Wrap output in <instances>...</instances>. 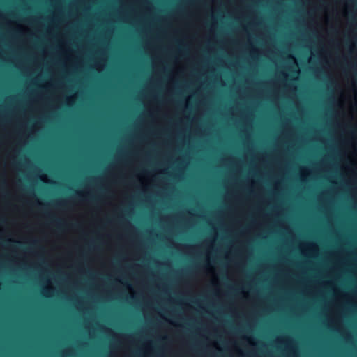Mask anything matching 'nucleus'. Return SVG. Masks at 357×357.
Segmentation results:
<instances>
[{
	"mask_svg": "<svg viewBox=\"0 0 357 357\" xmlns=\"http://www.w3.org/2000/svg\"><path fill=\"white\" fill-rule=\"evenodd\" d=\"M79 196L80 197L84 198L85 199H90L91 201H95L96 200V198H94L92 196L87 195V196L83 197L81 195H79Z\"/></svg>",
	"mask_w": 357,
	"mask_h": 357,
	"instance_id": "nucleus-2",
	"label": "nucleus"
},
{
	"mask_svg": "<svg viewBox=\"0 0 357 357\" xmlns=\"http://www.w3.org/2000/svg\"><path fill=\"white\" fill-rule=\"evenodd\" d=\"M47 217H48L50 219L51 223L55 225L59 229H61L63 227L64 225L61 220L56 218L49 215H47Z\"/></svg>",
	"mask_w": 357,
	"mask_h": 357,
	"instance_id": "nucleus-1",
	"label": "nucleus"
},
{
	"mask_svg": "<svg viewBox=\"0 0 357 357\" xmlns=\"http://www.w3.org/2000/svg\"><path fill=\"white\" fill-rule=\"evenodd\" d=\"M56 204L59 206H63V203L62 202H57Z\"/></svg>",
	"mask_w": 357,
	"mask_h": 357,
	"instance_id": "nucleus-3",
	"label": "nucleus"
}]
</instances>
